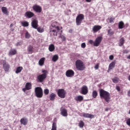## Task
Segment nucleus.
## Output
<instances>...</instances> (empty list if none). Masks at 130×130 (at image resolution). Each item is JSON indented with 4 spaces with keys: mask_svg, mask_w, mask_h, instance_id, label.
<instances>
[{
    "mask_svg": "<svg viewBox=\"0 0 130 130\" xmlns=\"http://www.w3.org/2000/svg\"><path fill=\"white\" fill-rule=\"evenodd\" d=\"M100 96L101 99H104L107 103L110 102V93L108 91H105L102 88H100L99 90Z\"/></svg>",
    "mask_w": 130,
    "mask_h": 130,
    "instance_id": "f257e3e1",
    "label": "nucleus"
},
{
    "mask_svg": "<svg viewBox=\"0 0 130 130\" xmlns=\"http://www.w3.org/2000/svg\"><path fill=\"white\" fill-rule=\"evenodd\" d=\"M75 67L78 71H84L85 70V64L84 62L80 59H78L75 62Z\"/></svg>",
    "mask_w": 130,
    "mask_h": 130,
    "instance_id": "f03ea898",
    "label": "nucleus"
},
{
    "mask_svg": "<svg viewBox=\"0 0 130 130\" xmlns=\"http://www.w3.org/2000/svg\"><path fill=\"white\" fill-rule=\"evenodd\" d=\"M102 39H103V38H102V37H98L96 38L94 42L93 41V40H90L88 41V43H89V44H93V46L97 47L99 46V45H100L101 41H102Z\"/></svg>",
    "mask_w": 130,
    "mask_h": 130,
    "instance_id": "7ed1b4c3",
    "label": "nucleus"
},
{
    "mask_svg": "<svg viewBox=\"0 0 130 130\" xmlns=\"http://www.w3.org/2000/svg\"><path fill=\"white\" fill-rule=\"evenodd\" d=\"M51 28H53V29H51L50 32H55L56 33H61L62 32V27H59L58 26H56V22L53 23L51 25Z\"/></svg>",
    "mask_w": 130,
    "mask_h": 130,
    "instance_id": "20e7f679",
    "label": "nucleus"
},
{
    "mask_svg": "<svg viewBox=\"0 0 130 130\" xmlns=\"http://www.w3.org/2000/svg\"><path fill=\"white\" fill-rule=\"evenodd\" d=\"M35 92L36 97L38 98H42L43 96V90L40 87H37L35 89Z\"/></svg>",
    "mask_w": 130,
    "mask_h": 130,
    "instance_id": "39448f33",
    "label": "nucleus"
},
{
    "mask_svg": "<svg viewBox=\"0 0 130 130\" xmlns=\"http://www.w3.org/2000/svg\"><path fill=\"white\" fill-rule=\"evenodd\" d=\"M84 19H85L84 14H79L76 18V23L77 26H80V25L82 24V22H83V20H84Z\"/></svg>",
    "mask_w": 130,
    "mask_h": 130,
    "instance_id": "423d86ee",
    "label": "nucleus"
},
{
    "mask_svg": "<svg viewBox=\"0 0 130 130\" xmlns=\"http://www.w3.org/2000/svg\"><path fill=\"white\" fill-rule=\"evenodd\" d=\"M47 78V74H42L38 75L37 78V82L38 83H43L44 80Z\"/></svg>",
    "mask_w": 130,
    "mask_h": 130,
    "instance_id": "0eeeda50",
    "label": "nucleus"
},
{
    "mask_svg": "<svg viewBox=\"0 0 130 130\" xmlns=\"http://www.w3.org/2000/svg\"><path fill=\"white\" fill-rule=\"evenodd\" d=\"M67 94V91L63 89H59L57 91V95L60 98H66V95Z\"/></svg>",
    "mask_w": 130,
    "mask_h": 130,
    "instance_id": "6e6552de",
    "label": "nucleus"
},
{
    "mask_svg": "<svg viewBox=\"0 0 130 130\" xmlns=\"http://www.w3.org/2000/svg\"><path fill=\"white\" fill-rule=\"evenodd\" d=\"M32 9L36 13H38L39 14H40L42 12V7L41 6L38 5H35L32 6Z\"/></svg>",
    "mask_w": 130,
    "mask_h": 130,
    "instance_id": "1a4fd4ad",
    "label": "nucleus"
},
{
    "mask_svg": "<svg viewBox=\"0 0 130 130\" xmlns=\"http://www.w3.org/2000/svg\"><path fill=\"white\" fill-rule=\"evenodd\" d=\"M24 16L27 19H31L35 16V14L31 11H27L25 13Z\"/></svg>",
    "mask_w": 130,
    "mask_h": 130,
    "instance_id": "9d476101",
    "label": "nucleus"
},
{
    "mask_svg": "<svg viewBox=\"0 0 130 130\" xmlns=\"http://www.w3.org/2000/svg\"><path fill=\"white\" fill-rule=\"evenodd\" d=\"M66 75L68 78H72L75 76V72L72 70H69L66 72Z\"/></svg>",
    "mask_w": 130,
    "mask_h": 130,
    "instance_id": "9b49d317",
    "label": "nucleus"
},
{
    "mask_svg": "<svg viewBox=\"0 0 130 130\" xmlns=\"http://www.w3.org/2000/svg\"><path fill=\"white\" fill-rule=\"evenodd\" d=\"M88 87L87 86H83L81 88V94L83 95H87L88 94Z\"/></svg>",
    "mask_w": 130,
    "mask_h": 130,
    "instance_id": "f8f14e48",
    "label": "nucleus"
},
{
    "mask_svg": "<svg viewBox=\"0 0 130 130\" xmlns=\"http://www.w3.org/2000/svg\"><path fill=\"white\" fill-rule=\"evenodd\" d=\"M60 114L62 115V116L67 117V116H68V110L63 108H61L60 109Z\"/></svg>",
    "mask_w": 130,
    "mask_h": 130,
    "instance_id": "ddd939ff",
    "label": "nucleus"
},
{
    "mask_svg": "<svg viewBox=\"0 0 130 130\" xmlns=\"http://www.w3.org/2000/svg\"><path fill=\"white\" fill-rule=\"evenodd\" d=\"M31 26L34 29H37L38 28V20L34 19L31 22Z\"/></svg>",
    "mask_w": 130,
    "mask_h": 130,
    "instance_id": "4468645a",
    "label": "nucleus"
},
{
    "mask_svg": "<svg viewBox=\"0 0 130 130\" xmlns=\"http://www.w3.org/2000/svg\"><path fill=\"white\" fill-rule=\"evenodd\" d=\"M3 69L5 72H9L10 70V64L7 62H3Z\"/></svg>",
    "mask_w": 130,
    "mask_h": 130,
    "instance_id": "2eb2a0df",
    "label": "nucleus"
},
{
    "mask_svg": "<svg viewBox=\"0 0 130 130\" xmlns=\"http://www.w3.org/2000/svg\"><path fill=\"white\" fill-rule=\"evenodd\" d=\"M20 123L23 125H26L27 123H28V119L26 117L22 118L20 119Z\"/></svg>",
    "mask_w": 130,
    "mask_h": 130,
    "instance_id": "dca6fc26",
    "label": "nucleus"
},
{
    "mask_svg": "<svg viewBox=\"0 0 130 130\" xmlns=\"http://www.w3.org/2000/svg\"><path fill=\"white\" fill-rule=\"evenodd\" d=\"M102 28V27L100 25H94L92 28V30L94 33H96V32H98Z\"/></svg>",
    "mask_w": 130,
    "mask_h": 130,
    "instance_id": "f3484780",
    "label": "nucleus"
},
{
    "mask_svg": "<svg viewBox=\"0 0 130 130\" xmlns=\"http://www.w3.org/2000/svg\"><path fill=\"white\" fill-rule=\"evenodd\" d=\"M82 116L83 117H86V118H90V119H91V118H94V115L92 114L85 113H83Z\"/></svg>",
    "mask_w": 130,
    "mask_h": 130,
    "instance_id": "a211bd4d",
    "label": "nucleus"
},
{
    "mask_svg": "<svg viewBox=\"0 0 130 130\" xmlns=\"http://www.w3.org/2000/svg\"><path fill=\"white\" fill-rule=\"evenodd\" d=\"M75 101H78L79 102H82V100H84V97L82 95H78L75 98Z\"/></svg>",
    "mask_w": 130,
    "mask_h": 130,
    "instance_id": "6ab92c4d",
    "label": "nucleus"
},
{
    "mask_svg": "<svg viewBox=\"0 0 130 130\" xmlns=\"http://www.w3.org/2000/svg\"><path fill=\"white\" fill-rule=\"evenodd\" d=\"M25 89L26 90H31L32 89V84L30 82H27L25 84Z\"/></svg>",
    "mask_w": 130,
    "mask_h": 130,
    "instance_id": "aec40b11",
    "label": "nucleus"
},
{
    "mask_svg": "<svg viewBox=\"0 0 130 130\" xmlns=\"http://www.w3.org/2000/svg\"><path fill=\"white\" fill-rule=\"evenodd\" d=\"M124 23L123 21H120L118 23V28L119 29H123L124 28Z\"/></svg>",
    "mask_w": 130,
    "mask_h": 130,
    "instance_id": "412c9836",
    "label": "nucleus"
},
{
    "mask_svg": "<svg viewBox=\"0 0 130 130\" xmlns=\"http://www.w3.org/2000/svg\"><path fill=\"white\" fill-rule=\"evenodd\" d=\"M115 67V61H113L110 63L109 66V70H113V68Z\"/></svg>",
    "mask_w": 130,
    "mask_h": 130,
    "instance_id": "4be33fe9",
    "label": "nucleus"
},
{
    "mask_svg": "<svg viewBox=\"0 0 130 130\" xmlns=\"http://www.w3.org/2000/svg\"><path fill=\"white\" fill-rule=\"evenodd\" d=\"M44 61H45V58L42 57L39 61V66H42L44 64Z\"/></svg>",
    "mask_w": 130,
    "mask_h": 130,
    "instance_id": "5701e85b",
    "label": "nucleus"
},
{
    "mask_svg": "<svg viewBox=\"0 0 130 130\" xmlns=\"http://www.w3.org/2000/svg\"><path fill=\"white\" fill-rule=\"evenodd\" d=\"M55 97H56V94H55L54 93H52L50 95V100L51 101H54L55 99Z\"/></svg>",
    "mask_w": 130,
    "mask_h": 130,
    "instance_id": "b1692460",
    "label": "nucleus"
},
{
    "mask_svg": "<svg viewBox=\"0 0 130 130\" xmlns=\"http://www.w3.org/2000/svg\"><path fill=\"white\" fill-rule=\"evenodd\" d=\"M16 53L17 50L16 49H11L9 51V55H15Z\"/></svg>",
    "mask_w": 130,
    "mask_h": 130,
    "instance_id": "393cba45",
    "label": "nucleus"
},
{
    "mask_svg": "<svg viewBox=\"0 0 130 130\" xmlns=\"http://www.w3.org/2000/svg\"><path fill=\"white\" fill-rule=\"evenodd\" d=\"M2 12L4 14H5V15H8V9H7V7H2Z\"/></svg>",
    "mask_w": 130,
    "mask_h": 130,
    "instance_id": "a878e982",
    "label": "nucleus"
},
{
    "mask_svg": "<svg viewBox=\"0 0 130 130\" xmlns=\"http://www.w3.org/2000/svg\"><path fill=\"white\" fill-rule=\"evenodd\" d=\"M22 70H23V67H18L16 68V70L15 71V73L16 74H19V73H21L22 72Z\"/></svg>",
    "mask_w": 130,
    "mask_h": 130,
    "instance_id": "bb28decb",
    "label": "nucleus"
},
{
    "mask_svg": "<svg viewBox=\"0 0 130 130\" xmlns=\"http://www.w3.org/2000/svg\"><path fill=\"white\" fill-rule=\"evenodd\" d=\"M124 44V38H122L120 39V42L119 43V46L121 47Z\"/></svg>",
    "mask_w": 130,
    "mask_h": 130,
    "instance_id": "cd10ccee",
    "label": "nucleus"
},
{
    "mask_svg": "<svg viewBox=\"0 0 130 130\" xmlns=\"http://www.w3.org/2000/svg\"><path fill=\"white\" fill-rule=\"evenodd\" d=\"M54 49H55V47H54V45H53V44L50 45V46H49V51L52 52V51H53V50H54Z\"/></svg>",
    "mask_w": 130,
    "mask_h": 130,
    "instance_id": "c85d7f7f",
    "label": "nucleus"
},
{
    "mask_svg": "<svg viewBox=\"0 0 130 130\" xmlns=\"http://www.w3.org/2000/svg\"><path fill=\"white\" fill-rule=\"evenodd\" d=\"M113 83H115V84H117L118 82H119V78L117 77H115L112 79Z\"/></svg>",
    "mask_w": 130,
    "mask_h": 130,
    "instance_id": "c756f323",
    "label": "nucleus"
},
{
    "mask_svg": "<svg viewBox=\"0 0 130 130\" xmlns=\"http://www.w3.org/2000/svg\"><path fill=\"white\" fill-rule=\"evenodd\" d=\"M92 96L93 98H97V96H98V92L96 90H93L92 93Z\"/></svg>",
    "mask_w": 130,
    "mask_h": 130,
    "instance_id": "7c9ffc66",
    "label": "nucleus"
},
{
    "mask_svg": "<svg viewBox=\"0 0 130 130\" xmlns=\"http://www.w3.org/2000/svg\"><path fill=\"white\" fill-rule=\"evenodd\" d=\"M21 24L23 27H28V26H29V22L27 21H22L21 22Z\"/></svg>",
    "mask_w": 130,
    "mask_h": 130,
    "instance_id": "2f4dec72",
    "label": "nucleus"
},
{
    "mask_svg": "<svg viewBox=\"0 0 130 130\" xmlns=\"http://www.w3.org/2000/svg\"><path fill=\"white\" fill-rule=\"evenodd\" d=\"M84 125H85V123H84V121L80 120L79 123V127L83 128V127H84Z\"/></svg>",
    "mask_w": 130,
    "mask_h": 130,
    "instance_id": "473e14b6",
    "label": "nucleus"
},
{
    "mask_svg": "<svg viewBox=\"0 0 130 130\" xmlns=\"http://www.w3.org/2000/svg\"><path fill=\"white\" fill-rule=\"evenodd\" d=\"M52 60L54 62H55V61L58 60V55H54L52 57Z\"/></svg>",
    "mask_w": 130,
    "mask_h": 130,
    "instance_id": "72a5a7b5",
    "label": "nucleus"
},
{
    "mask_svg": "<svg viewBox=\"0 0 130 130\" xmlns=\"http://www.w3.org/2000/svg\"><path fill=\"white\" fill-rule=\"evenodd\" d=\"M57 127H56V123L55 122H53L52 125V128L51 130H57Z\"/></svg>",
    "mask_w": 130,
    "mask_h": 130,
    "instance_id": "f704fd0d",
    "label": "nucleus"
},
{
    "mask_svg": "<svg viewBox=\"0 0 130 130\" xmlns=\"http://www.w3.org/2000/svg\"><path fill=\"white\" fill-rule=\"evenodd\" d=\"M37 29L38 30V31L40 33H42V32H44V28H42L41 27H37Z\"/></svg>",
    "mask_w": 130,
    "mask_h": 130,
    "instance_id": "c9c22d12",
    "label": "nucleus"
},
{
    "mask_svg": "<svg viewBox=\"0 0 130 130\" xmlns=\"http://www.w3.org/2000/svg\"><path fill=\"white\" fill-rule=\"evenodd\" d=\"M108 20L109 21L110 23H113V21L115 20V18L114 17H112L108 18Z\"/></svg>",
    "mask_w": 130,
    "mask_h": 130,
    "instance_id": "e433bc0d",
    "label": "nucleus"
},
{
    "mask_svg": "<svg viewBox=\"0 0 130 130\" xmlns=\"http://www.w3.org/2000/svg\"><path fill=\"white\" fill-rule=\"evenodd\" d=\"M27 50L28 52H32V51H33V47L31 45L29 46Z\"/></svg>",
    "mask_w": 130,
    "mask_h": 130,
    "instance_id": "4c0bfd02",
    "label": "nucleus"
},
{
    "mask_svg": "<svg viewBox=\"0 0 130 130\" xmlns=\"http://www.w3.org/2000/svg\"><path fill=\"white\" fill-rule=\"evenodd\" d=\"M59 38H61V39L62 40V41H66V37L61 35V34H60L59 36Z\"/></svg>",
    "mask_w": 130,
    "mask_h": 130,
    "instance_id": "58836bf2",
    "label": "nucleus"
},
{
    "mask_svg": "<svg viewBox=\"0 0 130 130\" xmlns=\"http://www.w3.org/2000/svg\"><path fill=\"white\" fill-rule=\"evenodd\" d=\"M45 95H48L49 94V90L48 89H45L44 90Z\"/></svg>",
    "mask_w": 130,
    "mask_h": 130,
    "instance_id": "ea45409f",
    "label": "nucleus"
},
{
    "mask_svg": "<svg viewBox=\"0 0 130 130\" xmlns=\"http://www.w3.org/2000/svg\"><path fill=\"white\" fill-rule=\"evenodd\" d=\"M30 34L28 33H26L25 34V38H27V39H29V38H30Z\"/></svg>",
    "mask_w": 130,
    "mask_h": 130,
    "instance_id": "a19ab883",
    "label": "nucleus"
},
{
    "mask_svg": "<svg viewBox=\"0 0 130 130\" xmlns=\"http://www.w3.org/2000/svg\"><path fill=\"white\" fill-rule=\"evenodd\" d=\"M22 44H23V41L18 42L16 44V46H20L22 45Z\"/></svg>",
    "mask_w": 130,
    "mask_h": 130,
    "instance_id": "79ce46f5",
    "label": "nucleus"
},
{
    "mask_svg": "<svg viewBox=\"0 0 130 130\" xmlns=\"http://www.w3.org/2000/svg\"><path fill=\"white\" fill-rule=\"evenodd\" d=\"M126 124L130 126V118L127 119L126 122Z\"/></svg>",
    "mask_w": 130,
    "mask_h": 130,
    "instance_id": "37998d69",
    "label": "nucleus"
},
{
    "mask_svg": "<svg viewBox=\"0 0 130 130\" xmlns=\"http://www.w3.org/2000/svg\"><path fill=\"white\" fill-rule=\"evenodd\" d=\"M82 48H85L86 47V43H83L81 44Z\"/></svg>",
    "mask_w": 130,
    "mask_h": 130,
    "instance_id": "c03bdc74",
    "label": "nucleus"
},
{
    "mask_svg": "<svg viewBox=\"0 0 130 130\" xmlns=\"http://www.w3.org/2000/svg\"><path fill=\"white\" fill-rule=\"evenodd\" d=\"M94 69L95 70H98V69H99V63H98L95 65Z\"/></svg>",
    "mask_w": 130,
    "mask_h": 130,
    "instance_id": "a18cd8bd",
    "label": "nucleus"
},
{
    "mask_svg": "<svg viewBox=\"0 0 130 130\" xmlns=\"http://www.w3.org/2000/svg\"><path fill=\"white\" fill-rule=\"evenodd\" d=\"M116 89L117 90V91H118V92H120V87H119V86H117L116 87Z\"/></svg>",
    "mask_w": 130,
    "mask_h": 130,
    "instance_id": "49530a36",
    "label": "nucleus"
},
{
    "mask_svg": "<svg viewBox=\"0 0 130 130\" xmlns=\"http://www.w3.org/2000/svg\"><path fill=\"white\" fill-rule=\"evenodd\" d=\"M114 58V56H113V55H111L109 56V59H110L111 60H112Z\"/></svg>",
    "mask_w": 130,
    "mask_h": 130,
    "instance_id": "de8ad7c7",
    "label": "nucleus"
},
{
    "mask_svg": "<svg viewBox=\"0 0 130 130\" xmlns=\"http://www.w3.org/2000/svg\"><path fill=\"white\" fill-rule=\"evenodd\" d=\"M42 72L43 73V74H46V75H47V73H48V72H47V70H42Z\"/></svg>",
    "mask_w": 130,
    "mask_h": 130,
    "instance_id": "09e8293b",
    "label": "nucleus"
},
{
    "mask_svg": "<svg viewBox=\"0 0 130 130\" xmlns=\"http://www.w3.org/2000/svg\"><path fill=\"white\" fill-rule=\"evenodd\" d=\"M128 52H129V51L127 50H124L123 51V53L127 54V53H128Z\"/></svg>",
    "mask_w": 130,
    "mask_h": 130,
    "instance_id": "8fccbe9b",
    "label": "nucleus"
},
{
    "mask_svg": "<svg viewBox=\"0 0 130 130\" xmlns=\"http://www.w3.org/2000/svg\"><path fill=\"white\" fill-rule=\"evenodd\" d=\"M14 27V23H11L10 25V28H13Z\"/></svg>",
    "mask_w": 130,
    "mask_h": 130,
    "instance_id": "3c124183",
    "label": "nucleus"
},
{
    "mask_svg": "<svg viewBox=\"0 0 130 130\" xmlns=\"http://www.w3.org/2000/svg\"><path fill=\"white\" fill-rule=\"evenodd\" d=\"M11 30L12 31V32H14V31L15 30V28L11 27Z\"/></svg>",
    "mask_w": 130,
    "mask_h": 130,
    "instance_id": "603ef678",
    "label": "nucleus"
},
{
    "mask_svg": "<svg viewBox=\"0 0 130 130\" xmlns=\"http://www.w3.org/2000/svg\"><path fill=\"white\" fill-rule=\"evenodd\" d=\"M86 3H91L92 2V0H85Z\"/></svg>",
    "mask_w": 130,
    "mask_h": 130,
    "instance_id": "864d4df0",
    "label": "nucleus"
},
{
    "mask_svg": "<svg viewBox=\"0 0 130 130\" xmlns=\"http://www.w3.org/2000/svg\"><path fill=\"white\" fill-rule=\"evenodd\" d=\"M26 90H27V89H26V87L22 89V91H23V92H26Z\"/></svg>",
    "mask_w": 130,
    "mask_h": 130,
    "instance_id": "5fc2aeb1",
    "label": "nucleus"
},
{
    "mask_svg": "<svg viewBox=\"0 0 130 130\" xmlns=\"http://www.w3.org/2000/svg\"><path fill=\"white\" fill-rule=\"evenodd\" d=\"M127 95L128 96H130V90L128 91Z\"/></svg>",
    "mask_w": 130,
    "mask_h": 130,
    "instance_id": "6e6d98bb",
    "label": "nucleus"
},
{
    "mask_svg": "<svg viewBox=\"0 0 130 130\" xmlns=\"http://www.w3.org/2000/svg\"><path fill=\"white\" fill-rule=\"evenodd\" d=\"M75 56H77L78 57H79V56H80V54H76L75 55Z\"/></svg>",
    "mask_w": 130,
    "mask_h": 130,
    "instance_id": "4d7b16f0",
    "label": "nucleus"
},
{
    "mask_svg": "<svg viewBox=\"0 0 130 130\" xmlns=\"http://www.w3.org/2000/svg\"><path fill=\"white\" fill-rule=\"evenodd\" d=\"M127 58L128 59H130V55H129L127 57Z\"/></svg>",
    "mask_w": 130,
    "mask_h": 130,
    "instance_id": "13d9d810",
    "label": "nucleus"
},
{
    "mask_svg": "<svg viewBox=\"0 0 130 130\" xmlns=\"http://www.w3.org/2000/svg\"><path fill=\"white\" fill-rule=\"evenodd\" d=\"M108 110H109V109H108V108H106L105 109V111H108Z\"/></svg>",
    "mask_w": 130,
    "mask_h": 130,
    "instance_id": "bf43d9fd",
    "label": "nucleus"
},
{
    "mask_svg": "<svg viewBox=\"0 0 130 130\" xmlns=\"http://www.w3.org/2000/svg\"><path fill=\"white\" fill-rule=\"evenodd\" d=\"M62 0H57L58 2H61Z\"/></svg>",
    "mask_w": 130,
    "mask_h": 130,
    "instance_id": "052dcab7",
    "label": "nucleus"
},
{
    "mask_svg": "<svg viewBox=\"0 0 130 130\" xmlns=\"http://www.w3.org/2000/svg\"><path fill=\"white\" fill-rule=\"evenodd\" d=\"M4 130H7V129H6V128H5V129H4Z\"/></svg>",
    "mask_w": 130,
    "mask_h": 130,
    "instance_id": "680f3d73",
    "label": "nucleus"
},
{
    "mask_svg": "<svg viewBox=\"0 0 130 130\" xmlns=\"http://www.w3.org/2000/svg\"><path fill=\"white\" fill-rule=\"evenodd\" d=\"M70 31H72V29H70Z\"/></svg>",
    "mask_w": 130,
    "mask_h": 130,
    "instance_id": "e2e57ef3",
    "label": "nucleus"
}]
</instances>
